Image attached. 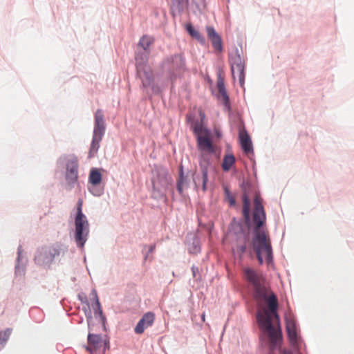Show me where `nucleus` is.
Wrapping results in <instances>:
<instances>
[{
	"mask_svg": "<svg viewBox=\"0 0 354 354\" xmlns=\"http://www.w3.org/2000/svg\"><path fill=\"white\" fill-rule=\"evenodd\" d=\"M244 277L254 288V296L259 302L265 301L266 307L262 308L257 313V319L261 330L268 336L270 353L280 348L282 333L277 313L278 300L276 295L266 284L262 273L250 268L243 269Z\"/></svg>",
	"mask_w": 354,
	"mask_h": 354,
	"instance_id": "1",
	"label": "nucleus"
},
{
	"mask_svg": "<svg viewBox=\"0 0 354 354\" xmlns=\"http://www.w3.org/2000/svg\"><path fill=\"white\" fill-rule=\"evenodd\" d=\"M254 205L253 221L256 225V228L254 237L252 241V248L260 264L263 263V259L269 263L272 260V250L270 239L266 232L261 229L266 221V214L261 204V198L259 196H256Z\"/></svg>",
	"mask_w": 354,
	"mask_h": 354,
	"instance_id": "2",
	"label": "nucleus"
},
{
	"mask_svg": "<svg viewBox=\"0 0 354 354\" xmlns=\"http://www.w3.org/2000/svg\"><path fill=\"white\" fill-rule=\"evenodd\" d=\"M63 247L64 245L59 242H56L51 245L39 247L35 253V264L44 268H49L61 253H64Z\"/></svg>",
	"mask_w": 354,
	"mask_h": 354,
	"instance_id": "3",
	"label": "nucleus"
},
{
	"mask_svg": "<svg viewBox=\"0 0 354 354\" xmlns=\"http://www.w3.org/2000/svg\"><path fill=\"white\" fill-rule=\"evenodd\" d=\"M83 201L79 199L77 203V212L75 217V241L78 247L82 248L89 233V223L82 213Z\"/></svg>",
	"mask_w": 354,
	"mask_h": 354,
	"instance_id": "4",
	"label": "nucleus"
},
{
	"mask_svg": "<svg viewBox=\"0 0 354 354\" xmlns=\"http://www.w3.org/2000/svg\"><path fill=\"white\" fill-rule=\"evenodd\" d=\"M105 128L103 111L101 109H97L95 113V126L88 158H93L97 154L100 143L105 132Z\"/></svg>",
	"mask_w": 354,
	"mask_h": 354,
	"instance_id": "5",
	"label": "nucleus"
},
{
	"mask_svg": "<svg viewBox=\"0 0 354 354\" xmlns=\"http://www.w3.org/2000/svg\"><path fill=\"white\" fill-rule=\"evenodd\" d=\"M229 62L233 78L235 79L237 77L240 85L243 86L245 81V64L238 50L232 52L229 55Z\"/></svg>",
	"mask_w": 354,
	"mask_h": 354,
	"instance_id": "6",
	"label": "nucleus"
},
{
	"mask_svg": "<svg viewBox=\"0 0 354 354\" xmlns=\"http://www.w3.org/2000/svg\"><path fill=\"white\" fill-rule=\"evenodd\" d=\"M167 68L170 73L171 78L180 76L185 71V59L181 55H176L167 59Z\"/></svg>",
	"mask_w": 354,
	"mask_h": 354,
	"instance_id": "7",
	"label": "nucleus"
},
{
	"mask_svg": "<svg viewBox=\"0 0 354 354\" xmlns=\"http://www.w3.org/2000/svg\"><path fill=\"white\" fill-rule=\"evenodd\" d=\"M136 59L138 76L142 81V86L144 88L151 86L153 80L151 68L144 62H140L138 57Z\"/></svg>",
	"mask_w": 354,
	"mask_h": 354,
	"instance_id": "8",
	"label": "nucleus"
},
{
	"mask_svg": "<svg viewBox=\"0 0 354 354\" xmlns=\"http://www.w3.org/2000/svg\"><path fill=\"white\" fill-rule=\"evenodd\" d=\"M55 177L64 185L66 182V155H62L57 162Z\"/></svg>",
	"mask_w": 354,
	"mask_h": 354,
	"instance_id": "9",
	"label": "nucleus"
},
{
	"mask_svg": "<svg viewBox=\"0 0 354 354\" xmlns=\"http://www.w3.org/2000/svg\"><path fill=\"white\" fill-rule=\"evenodd\" d=\"M78 178V160L74 156L68 158V184L73 183Z\"/></svg>",
	"mask_w": 354,
	"mask_h": 354,
	"instance_id": "10",
	"label": "nucleus"
},
{
	"mask_svg": "<svg viewBox=\"0 0 354 354\" xmlns=\"http://www.w3.org/2000/svg\"><path fill=\"white\" fill-rule=\"evenodd\" d=\"M154 321V314L149 312L145 313L135 327V333L142 334L146 328L151 326Z\"/></svg>",
	"mask_w": 354,
	"mask_h": 354,
	"instance_id": "11",
	"label": "nucleus"
},
{
	"mask_svg": "<svg viewBox=\"0 0 354 354\" xmlns=\"http://www.w3.org/2000/svg\"><path fill=\"white\" fill-rule=\"evenodd\" d=\"M197 145L200 150L213 153L214 151V147L208 133L204 135H198L197 138Z\"/></svg>",
	"mask_w": 354,
	"mask_h": 354,
	"instance_id": "12",
	"label": "nucleus"
},
{
	"mask_svg": "<svg viewBox=\"0 0 354 354\" xmlns=\"http://www.w3.org/2000/svg\"><path fill=\"white\" fill-rule=\"evenodd\" d=\"M239 140L241 147L245 153L249 154L253 152V147L250 137L245 129L239 131Z\"/></svg>",
	"mask_w": 354,
	"mask_h": 354,
	"instance_id": "13",
	"label": "nucleus"
},
{
	"mask_svg": "<svg viewBox=\"0 0 354 354\" xmlns=\"http://www.w3.org/2000/svg\"><path fill=\"white\" fill-rule=\"evenodd\" d=\"M170 178L165 171L162 172V176L152 180L153 189L158 192L166 189L169 183Z\"/></svg>",
	"mask_w": 354,
	"mask_h": 354,
	"instance_id": "14",
	"label": "nucleus"
},
{
	"mask_svg": "<svg viewBox=\"0 0 354 354\" xmlns=\"http://www.w3.org/2000/svg\"><path fill=\"white\" fill-rule=\"evenodd\" d=\"M208 38L211 40L212 44L214 49L218 51L222 50V41L220 36L212 26L206 28Z\"/></svg>",
	"mask_w": 354,
	"mask_h": 354,
	"instance_id": "15",
	"label": "nucleus"
},
{
	"mask_svg": "<svg viewBox=\"0 0 354 354\" xmlns=\"http://www.w3.org/2000/svg\"><path fill=\"white\" fill-rule=\"evenodd\" d=\"M216 86L218 88V93L220 94L223 103L225 104H227L229 102V97L227 94V91L225 86L224 76L221 73H218L217 75Z\"/></svg>",
	"mask_w": 354,
	"mask_h": 354,
	"instance_id": "16",
	"label": "nucleus"
},
{
	"mask_svg": "<svg viewBox=\"0 0 354 354\" xmlns=\"http://www.w3.org/2000/svg\"><path fill=\"white\" fill-rule=\"evenodd\" d=\"M22 246L19 245L17 248V257L15 267V274L16 276H23L25 274V263L22 262Z\"/></svg>",
	"mask_w": 354,
	"mask_h": 354,
	"instance_id": "17",
	"label": "nucleus"
},
{
	"mask_svg": "<svg viewBox=\"0 0 354 354\" xmlns=\"http://www.w3.org/2000/svg\"><path fill=\"white\" fill-rule=\"evenodd\" d=\"M88 350L93 352L102 346V337L98 335L89 334L88 335Z\"/></svg>",
	"mask_w": 354,
	"mask_h": 354,
	"instance_id": "18",
	"label": "nucleus"
},
{
	"mask_svg": "<svg viewBox=\"0 0 354 354\" xmlns=\"http://www.w3.org/2000/svg\"><path fill=\"white\" fill-rule=\"evenodd\" d=\"M286 330L290 344L292 345H295L297 343L298 337L296 326L293 322H288L286 323Z\"/></svg>",
	"mask_w": 354,
	"mask_h": 354,
	"instance_id": "19",
	"label": "nucleus"
},
{
	"mask_svg": "<svg viewBox=\"0 0 354 354\" xmlns=\"http://www.w3.org/2000/svg\"><path fill=\"white\" fill-rule=\"evenodd\" d=\"M102 181V174L100 169L92 168L88 176V182L93 186L98 185Z\"/></svg>",
	"mask_w": 354,
	"mask_h": 354,
	"instance_id": "20",
	"label": "nucleus"
},
{
	"mask_svg": "<svg viewBox=\"0 0 354 354\" xmlns=\"http://www.w3.org/2000/svg\"><path fill=\"white\" fill-rule=\"evenodd\" d=\"M29 315L32 319L37 323H41L44 319L42 310L38 307L31 308L29 310Z\"/></svg>",
	"mask_w": 354,
	"mask_h": 354,
	"instance_id": "21",
	"label": "nucleus"
},
{
	"mask_svg": "<svg viewBox=\"0 0 354 354\" xmlns=\"http://www.w3.org/2000/svg\"><path fill=\"white\" fill-rule=\"evenodd\" d=\"M234 163L235 157L233 154L230 153L225 155L222 162L223 170L224 171H228Z\"/></svg>",
	"mask_w": 354,
	"mask_h": 354,
	"instance_id": "22",
	"label": "nucleus"
},
{
	"mask_svg": "<svg viewBox=\"0 0 354 354\" xmlns=\"http://www.w3.org/2000/svg\"><path fill=\"white\" fill-rule=\"evenodd\" d=\"M250 201L246 194L243 196V215L246 222L250 221Z\"/></svg>",
	"mask_w": 354,
	"mask_h": 354,
	"instance_id": "23",
	"label": "nucleus"
},
{
	"mask_svg": "<svg viewBox=\"0 0 354 354\" xmlns=\"http://www.w3.org/2000/svg\"><path fill=\"white\" fill-rule=\"evenodd\" d=\"M12 331V328H6L5 330H0V345H1L2 347L6 344V342L10 337Z\"/></svg>",
	"mask_w": 354,
	"mask_h": 354,
	"instance_id": "24",
	"label": "nucleus"
},
{
	"mask_svg": "<svg viewBox=\"0 0 354 354\" xmlns=\"http://www.w3.org/2000/svg\"><path fill=\"white\" fill-rule=\"evenodd\" d=\"M154 39L152 37L148 35H143L138 43L145 50H147L148 48L153 43Z\"/></svg>",
	"mask_w": 354,
	"mask_h": 354,
	"instance_id": "25",
	"label": "nucleus"
},
{
	"mask_svg": "<svg viewBox=\"0 0 354 354\" xmlns=\"http://www.w3.org/2000/svg\"><path fill=\"white\" fill-rule=\"evenodd\" d=\"M186 30L187 32L192 35V37L196 38L197 39L200 41H203L204 38L201 36V35L194 28V27L192 26V24H187L186 26Z\"/></svg>",
	"mask_w": 354,
	"mask_h": 354,
	"instance_id": "26",
	"label": "nucleus"
},
{
	"mask_svg": "<svg viewBox=\"0 0 354 354\" xmlns=\"http://www.w3.org/2000/svg\"><path fill=\"white\" fill-rule=\"evenodd\" d=\"M194 124H195V125H194V131L196 133V135L197 136V137L198 136V135H204L205 133H208L207 130L203 128V127L202 125V124H203L202 121L196 122Z\"/></svg>",
	"mask_w": 354,
	"mask_h": 354,
	"instance_id": "27",
	"label": "nucleus"
},
{
	"mask_svg": "<svg viewBox=\"0 0 354 354\" xmlns=\"http://www.w3.org/2000/svg\"><path fill=\"white\" fill-rule=\"evenodd\" d=\"M91 294H92V295L93 297V299H95V303L92 305L93 306V308L94 310H97L100 313H102L101 307H100V304L99 299H98L97 295L96 290H93Z\"/></svg>",
	"mask_w": 354,
	"mask_h": 354,
	"instance_id": "28",
	"label": "nucleus"
},
{
	"mask_svg": "<svg viewBox=\"0 0 354 354\" xmlns=\"http://www.w3.org/2000/svg\"><path fill=\"white\" fill-rule=\"evenodd\" d=\"M202 180H203V186L202 189L205 192L207 189V183L208 180L207 176V169L206 167L202 168Z\"/></svg>",
	"mask_w": 354,
	"mask_h": 354,
	"instance_id": "29",
	"label": "nucleus"
},
{
	"mask_svg": "<svg viewBox=\"0 0 354 354\" xmlns=\"http://www.w3.org/2000/svg\"><path fill=\"white\" fill-rule=\"evenodd\" d=\"M225 194L226 199L227 200L230 206H234L236 204V201L234 196L230 193V190L227 188H225Z\"/></svg>",
	"mask_w": 354,
	"mask_h": 354,
	"instance_id": "30",
	"label": "nucleus"
},
{
	"mask_svg": "<svg viewBox=\"0 0 354 354\" xmlns=\"http://www.w3.org/2000/svg\"><path fill=\"white\" fill-rule=\"evenodd\" d=\"M237 250L241 253L243 254L246 250V245L243 243V245L237 247Z\"/></svg>",
	"mask_w": 354,
	"mask_h": 354,
	"instance_id": "31",
	"label": "nucleus"
},
{
	"mask_svg": "<svg viewBox=\"0 0 354 354\" xmlns=\"http://www.w3.org/2000/svg\"><path fill=\"white\" fill-rule=\"evenodd\" d=\"M56 347H57V350L59 352H62V353H64V351L66 350V348H64V346H63L62 344H57ZM63 354H64V353H63Z\"/></svg>",
	"mask_w": 354,
	"mask_h": 354,
	"instance_id": "32",
	"label": "nucleus"
},
{
	"mask_svg": "<svg viewBox=\"0 0 354 354\" xmlns=\"http://www.w3.org/2000/svg\"><path fill=\"white\" fill-rule=\"evenodd\" d=\"M183 185H182L181 180H178L177 183V189L180 194L183 192Z\"/></svg>",
	"mask_w": 354,
	"mask_h": 354,
	"instance_id": "33",
	"label": "nucleus"
},
{
	"mask_svg": "<svg viewBox=\"0 0 354 354\" xmlns=\"http://www.w3.org/2000/svg\"><path fill=\"white\" fill-rule=\"evenodd\" d=\"M64 301H65V298H63L62 299L60 300V304L63 306V309L66 311L65 304H64Z\"/></svg>",
	"mask_w": 354,
	"mask_h": 354,
	"instance_id": "34",
	"label": "nucleus"
},
{
	"mask_svg": "<svg viewBox=\"0 0 354 354\" xmlns=\"http://www.w3.org/2000/svg\"><path fill=\"white\" fill-rule=\"evenodd\" d=\"M192 272H193V274H194V275H195L196 270H198V268H196L195 266H193V267L192 268Z\"/></svg>",
	"mask_w": 354,
	"mask_h": 354,
	"instance_id": "35",
	"label": "nucleus"
},
{
	"mask_svg": "<svg viewBox=\"0 0 354 354\" xmlns=\"http://www.w3.org/2000/svg\"><path fill=\"white\" fill-rule=\"evenodd\" d=\"M178 180H181L182 185H183V184H184V178H183V175L180 176V179Z\"/></svg>",
	"mask_w": 354,
	"mask_h": 354,
	"instance_id": "36",
	"label": "nucleus"
},
{
	"mask_svg": "<svg viewBox=\"0 0 354 354\" xmlns=\"http://www.w3.org/2000/svg\"><path fill=\"white\" fill-rule=\"evenodd\" d=\"M200 115H201V119H203V118L205 117L204 113H201V112L200 113Z\"/></svg>",
	"mask_w": 354,
	"mask_h": 354,
	"instance_id": "37",
	"label": "nucleus"
},
{
	"mask_svg": "<svg viewBox=\"0 0 354 354\" xmlns=\"http://www.w3.org/2000/svg\"><path fill=\"white\" fill-rule=\"evenodd\" d=\"M201 318H202V320L204 322L205 321V314L204 313L202 315Z\"/></svg>",
	"mask_w": 354,
	"mask_h": 354,
	"instance_id": "38",
	"label": "nucleus"
},
{
	"mask_svg": "<svg viewBox=\"0 0 354 354\" xmlns=\"http://www.w3.org/2000/svg\"><path fill=\"white\" fill-rule=\"evenodd\" d=\"M283 354H288V353L286 351H284Z\"/></svg>",
	"mask_w": 354,
	"mask_h": 354,
	"instance_id": "39",
	"label": "nucleus"
}]
</instances>
